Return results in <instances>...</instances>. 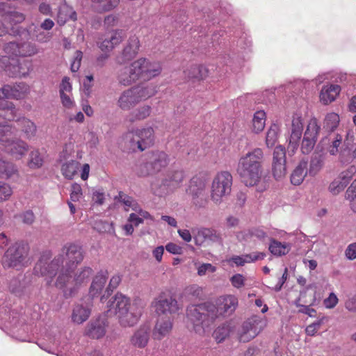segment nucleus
<instances>
[{
  "label": "nucleus",
  "instance_id": "nucleus-57",
  "mask_svg": "<svg viewBox=\"0 0 356 356\" xmlns=\"http://www.w3.org/2000/svg\"><path fill=\"white\" fill-rule=\"evenodd\" d=\"M3 19L4 20L9 22L10 24H18L22 22L25 19V16L23 13L14 10L9 5Z\"/></svg>",
  "mask_w": 356,
  "mask_h": 356
},
{
  "label": "nucleus",
  "instance_id": "nucleus-51",
  "mask_svg": "<svg viewBox=\"0 0 356 356\" xmlns=\"http://www.w3.org/2000/svg\"><path fill=\"white\" fill-rule=\"evenodd\" d=\"M118 79L119 83L124 86H130L138 81L136 76L130 70L129 66L124 67L120 70Z\"/></svg>",
  "mask_w": 356,
  "mask_h": 356
},
{
  "label": "nucleus",
  "instance_id": "nucleus-61",
  "mask_svg": "<svg viewBox=\"0 0 356 356\" xmlns=\"http://www.w3.org/2000/svg\"><path fill=\"white\" fill-rule=\"evenodd\" d=\"M113 48L120 44L125 37V32L121 29H116L111 31L109 35L107 36Z\"/></svg>",
  "mask_w": 356,
  "mask_h": 356
},
{
  "label": "nucleus",
  "instance_id": "nucleus-13",
  "mask_svg": "<svg viewBox=\"0 0 356 356\" xmlns=\"http://www.w3.org/2000/svg\"><path fill=\"white\" fill-rule=\"evenodd\" d=\"M303 129L304 119L302 114L300 113H294L292 116V120L288 129V149L293 153H294L300 146Z\"/></svg>",
  "mask_w": 356,
  "mask_h": 356
},
{
  "label": "nucleus",
  "instance_id": "nucleus-34",
  "mask_svg": "<svg viewBox=\"0 0 356 356\" xmlns=\"http://www.w3.org/2000/svg\"><path fill=\"white\" fill-rule=\"evenodd\" d=\"M172 327V323L169 317H160L153 330L154 339H162L170 332Z\"/></svg>",
  "mask_w": 356,
  "mask_h": 356
},
{
  "label": "nucleus",
  "instance_id": "nucleus-54",
  "mask_svg": "<svg viewBox=\"0 0 356 356\" xmlns=\"http://www.w3.org/2000/svg\"><path fill=\"white\" fill-rule=\"evenodd\" d=\"M266 124V113L262 111H257L254 113L252 118V130L255 133L263 131Z\"/></svg>",
  "mask_w": 356,
  "mask_h": 356
},
{
  "label": "nucleus",
  "instance_id": "nucleus-30",
  "mask_svg": "<svg viewBox=\"0 0 356 356\" xmlns=\"http://www.w3.org/2000/svg\"><path fill=\"white\" fill-rule=\"evenodd\" d=\"M341 88L339 84L325 85L320 92L319 98L321 102L327 105L334 102L340 94Z\"/></svg>",
  "mask_w": 356,
  "mask_h": 356
},
{
  "label": "nucleus",
  "instance_id": "nucleus-26",
  "mask_svg": "<svg viewBox=\"0 0 356 356\" xmlns=\"http://www.w3.org/2000/svg\"><path fill=\"white\" fill-rule=\"evenodd\" d=\"M237 37L235 32L232 34L231 33H228L225 30L220 29L212 34L211 43L213 47L222 45L225 49H231L234 45Z\"/></svg>",
  "mask_w": 356,
  "mask_h": 356
},
{
  "label": "nucleus",
  "instance_id": "nucleus-42",
  "mask_svg": "<svg viewBox=\"0 0 356 356\" xmlns=\"http://www.w3.org/2000/svg\"><path fill=\"white\" fill-rule=\"evenodd\" d=\"M325 163V155L314 154L312 156L307 170L309 176H316L323 168Z\"/></svg>",
  "mask_w": 356,
  "mask_h": 356
},
{
  "label": "nucleus",
  "instance_id": "nucleus-16",
  "mask_svg": "<svg viewBox=\"0 0 356 356\" xmlns=\"http://www.w3.org/2000/svg\"><path fill=\"white\" fill-rule=\"evenodd\" d=\"M184 174L182 170L175 171L169 178L162 181L161 185L157 188L155 184L151 185L152 190L158 196H163L177 188L183 181Z\"/></svg>",
  "mask_w": 356,
  "mask_h": 356
},
{
  "label": "nucleus",
  "instance_id": "nucleus-55",
  "mask_svg": "<svg viewBox=\"0 0 356 356\" xmlns=\"http://www.w3.org/2000/svg\"><path fill=\"white\" fill-rule=\"evenodd\" d=\"M100 13L110 11L116 8L120 0H91Z\"/></svg>",
  "mask_w": 356,
  "mask_h": 356
},
{
  "label": "nucleus",
  "instance_id": "nucleus-17",
  "mask_svg": "<svg viewBox=\"0 0 356 356\" xmlns=\"http://www.w3.org/2000/svg\"><path fill=\"white\" fill-rule=\"evenodd\" d=\"M205 183L198 177L191 179L188 193L191 195L193 204L197 207H204L207 203Z\"/></svg>",
  "mask_w": 356,
  "mask_h": 356
},
{
  "label": "nucleus",
  "instance_id": "nucleus-9",
  "mask_svg": "<svg viewBox=\"0 0 356 356\" xmlns=\"http://www.w3.org/2000/svg\"><path fill=\"white\" fill-rule=\"evenodd\" d=\"M129 68L136 76L137 80L143 81L149 80L159 75L161 72L159 63H151L145 58H140L131 63Z\"/></svg>",
  "mask_w": 356,
  "mask_h": 356
},
{
  "label": "nucleus",
  "instance_id": "nucleus-23",
  "mask_svg": "<svg viewBox=\"0 0 356 356\" xmlns=\"http://www.w3.org/2000/svg\"><path fill=\"white\" fill-rule=\"evenodd\" d=\"M4 88L7 89L5 91L6 99H23L30 92L29 86L24 82L5 84Z\"/></svg>",
  "mask_w": 356,
  "mask_h": 356
},
{
  "label": "nucleus",
  "instance_id": "nucleus-43",
  "mask_svg": "<svg viewBox=\"0 0 356 356\" xmlns=\"http://www.w3.org/2000/svg\"><path fill=\"white\" fill-rule=\"evenodd\" d=\"M18 172L17 166L11 161L5 159L0 154V177L10 179Z\"/></svg>",
  "mask_w": 356,
  "mask_h": 356
},
{
  "label": "nucleus",
  "instance_id": "nucleus-19",
  "mask_svg": "<svg viewBox=\"0 0 356 356\" xmlns=\"http://www.w3.org/2000/svg\"><path fill=\"white\" fill-rule=\"evenodd\" d=\"M131 306L130 299L121 293H117L107 302L106 311L107 316H119L124 314L125 310Z\"/></svg>",
  "mask_w": 356,
  "mask_h": 356
},
{
  "label": "nucleus",
  "instance_id": "nucleus-32",
  "mask_svg": "<svg viewBox=\"0 0 356 356\" xmlns=\"http://www.w3.org/2000/svg\"><path fill=\"white\" fill-rule=\"evenodd\" d=\"M155 309L158 313L161 314H174L179 310L177 301L172 297L160 298L155 302Z\"/></svg>",
  "mask_w": 356,
  "mask_h": 356
},
{
  "label": "nucleus",
  "instance_id": "nucleus-8",
  "mask_svg": "<svg viewBox=\"0 0 356 356\" xmlns=\"http://www.w3.org/2000/svg\"><path fill=\"white\" fill-rule=\"evenodd\" d=\"M233 177L228 171L218 172L214 177L211 186V198L218 204L220 203L223 197L231 193Z\"/></svg>",
  "mask_w": 356,
  "mask_h": 356
},
{
  "label": "nucleus",
  "instance_id": "nucleus-27",
  "mask_svg": "<svg viewBox=\"0 0 356 356\" xmlns=\"http://www.w3.org/2000/svg\"><path fill=\"white\" fill-rule=\"evenodd\" d=\"M325 149L332 156H337L340 149L343 147V136L337 133H331L322 140Z\"/></svg>",
  "mask_w": 356,
  "mask_h": 356
},
{
  "label": "nucleus",
  "instance_id": "nucleus-14",
  "mask_svg": "<svg viewBox=\"0 0 356 356\" xmlns=\"http://www.w3.org/2000/svg\"><path fill=\"white\" fill-rule=\"evenodd\" d=\"M32 284V275L30 273L19 275L8 282V289L17 297L22 298L29 293V287Z\"/></svg>",
  "mask_w": 356,
  "mask_h": 356
},
{
  "label": "nucleus",
  "instance_id": "nucleus-64",
  "mask_svg": "<svg viewBox=\"0 0 356 356\" xmlns=\"http://www.w3.org/2000/svg\"><path fill=\"white\" fill-rule=\"evenodd\" d=\"M346 187V185L339 177H338L330 184L329 190L332 193L337 195L342 191Z\"/></svg>",
  "mask_w": 356,
  "mask_h": 356
},
{
  "label": "nucleus",
  "instance_id": "nucleus-52",
  "mask_svg": "<svg viewBox=\"0 0 356 356\" xmlns=\"http://www.w3.org/2000/svg\"><path fill=\"white\" fill-rule=\"evenodd\" d=\"M115 200L122 203L124 206V210L128 211L131 209L134 211L138 206V202L132 197L127 195L122 191H120L118 195L115 196Z\"/></svg>",
  "mask_w": 356,
  "mask_h": 356
},
{
  "label": "nucleus",
  "instance_id": "nucleus-15",
  "mask_svg": "<svg viewBox=\"0 0 356 356\" xmlns=\"http://www.w3.org/2000/svg\"><path fill=\"white\" fill-rule=\"evenodd\" d=\"M63 252L65 254L67 262L65 268L62 270L70 271L81 263L84 258L82 247L76 243H66L63 248Z\"/></svg>",
  "mask_w": 356,
  "mask_h": 356
},
{
  "label": "nucleus",
  "instance_id": "nucleus-35",
  "mask_svg": "<svg viewBox=\"0 0 356 356\" xmlns=\"http://www.w3.org/2000/svg\"><path fill=\"white\" fill-rule=\"evenodd\" d=\"M140 42L136 35L129 37L127 44L122 51L123 61H129L133 59L138 54Z\"/></svg>",
  "mask_w": 356,
  "mask_h": 356
},
{
  "label": "nucleus",
  "instance_id": "nucleus-20",
  "mask_svg": "<svg viewBox=\"0 0 356 356\" xmlns=\"http://www.w3.org/2000/svg\"><path fill=\"white\" fill-rule=\"evenodd\" d=\"M272 170L276 179L282 178L286 174V149L282 145H278L274 149Z\"/></svg>",
  "mask_w": 356,
  "mask_h": 356
},
{
  "label": "nucleus",
  "instance_id": "nucleus-21",
  "mask_svg": "<svg viewBox=\"0 0 356 356\" xmlns=\"http://www.w3.org/2000/svg\"><path fill=\"white\" fill-rule=\"evenodd\" d=\"M3 294H0V323L3 324L6 329L11 330L17 322V313L10 308V304L3 300Z\"/></svg>",
  "mask_w": 356,
  "mask_h": 356
},
{
  "label": "nucleus",
  "instance_id": "nucleus-56",
  "mask_svg": "<svg viewBox=\"0 0 356 356\" xmlns=\"http://www.w3.org/2000/svg\"><path fill=\"white\" fill-rule=\"evenodd\" d=\"M152 111V107L149 105H143L133 111L131 113L130 120H142L149 116Z\"/></svg>",
  "mask_w": 356,
  "mask_h": 356
},
{
  "label": "nucleus",
  "instance_id": "nucleus-29",
  "mask_svg": "<svg viewBox=\"0 0 356 356\" xmlns=\"http://www.w3.org/2000/svg\"><path fill=\"white\" fill-rule=\"evenodd\" d=\"M31 63L29 60H13L12 66L8 69V76L15 78L26 77L31 70Z\"/></svg>",
  "mask_w": 356,
  "mask_h": 356
},
{
  "label": "nucleus",
  "instance_id": "nucleus-46",
  "mask_svg": "<svg viewBox=\"0 0 356 356\" xmlns=\"http://www.w3.org/2000/svg\"><path fill=\"white\" fill-rule=\"evenodd\" d=\"M269 245V251L275 256H282L286 254L291 250V245L288 243H282L275 239L270 238Z\"/></svg>",
  "mask_w": 356,
  "mask_h": 356
},
{
  "label": "nucleus",
  "instance_id": "nucleus-53",
  "mask_svg": "<svg viewBox=\"0 0 356 356\" xmlns=\"http://www.w3.org/2000/svg\"><path fill=\"white\" fill-rule=\"evenodd\" d=\"M280 129L278 124L273 123L268 129L266 136V144L268 147H273L277 141Z\"/></svg>",
  "mask_w": 356,
  "mask_h": 356
},
{
  "label": "nucleus",
  "instance_id": "nucleus-6",
  "mask_svg": "<svg viewBox=\"0 0 356 356\" xmlns=\"http://www.w3.org/2000/svg\"><path fill=\"white\" fill-rule=\"evenodd\" d=\"M170 162L168 155L163 151H153L146 155L145 161L136 169V174L140 177L161 172L167 167Z\"/></svg>",
  "mask_w": 356,
  "mask_h": 356
},
{
  "label": "nucleus",
  "instance_id": "nucleus-48",
  "mask_svg": "<svg viewBox=\"0 0 356 356\" xmlns=\"http://www.w3.org/2000/svg\"><path fill=\"white\" fill-rule=\"evenodd\" d=\"M29 35L33 40L42 44L49 42L52 38L51 33L44 32L38 26H34L33 29L32 26H30Z\"/></svg>",
  "mask_w": 356,
  "mask_h": 356
},
{
  "label": "nucleus",
  "instance_id": "nucleus-49",
  "mask_svg": "<svg viewBox=\"0 0 356 356\" xmlns=\"http://www.w3.org/2000/svg\"><path fill=\"white\" fill-rule=\"evenodd\" d=\"M80 163L76 161L71 159L62 164L61 171L63 175L68 179H73L74 176L77 172Z\"/></svg>",
  "mask_w": 356,
  "mask_h": 356
},
{
  "label": "nucleus",
  "instance_id": "nucleus-41",
  "mask_svg": "<svg viewBox=\"0 0 356 356\" xmlns=\"http://www.w3.org/2000/svg\"><path fill=\"white\" fill-rule=\"evenodd\" d=\"M105 333V325L103 321L99 320L90 323L86 330V335L92 339L102 338Z\"/></svg>",
  "mask_w": 356,
  "mask_h": 356
},
{
  "label": "nucleus",
  "instance_id": "nucleus-24",
  "mask_svg": "<svg viewBox=\"0 0 356 356\" xmlns=\"http://www.w3.org/2000/svg\"><path fill=\"white\" fill-rule=\"evenodd\" d=\"M107 270H100L93 277L89 288L88 295L91 299L97 298L102 293L108 279Z\"/></svg>",
  "mask_w": 356,
  "mask_h": 356
},
{
  "label": "nucleus",
  "instance_id": "nucleus-2",
  "mask_svg": "<svg viewBox=\"0 0 356 356\" xmlns=\"http://www.w3.org/2000/svg\"><path fill=\"white\" fill-rule=\"evenodd\" d=\"M263 161L264 152L261 148H255L239 159L236 172L246 186H254L260 181Z\"/></svg>",
  "mask_w": 356,
  "mask_h": 356
},
{
  "label": "nucleus",
  "instance_id": "nucleus-12",
  "mask_svg": "<svg viewBox=\"0 0 356 356\" xmlns=\"http://www.w3.org/2000/svg\"><path fill=\"white\" fill-rule=\"evenodd\" d=\"M321 126L315 118H311L306 127L300 143V151L303 154H309L314 149L317 142Z\"/></svg>",
  "mask_w": 356,
  "mask_h": 356
},
{
  "label": "nucleus",
  "instance_id": "nucleus-40",
  "mask_svg": "<svg viewBox=\"0 0 356 356\" xmlns=\"http://www.w3.org/2000/svg\"><path fill=\"white\" fill-rule=\"evenodd\" d=\"M45 153L38 148L33 149L29 154L27 165L31 169L40 168L44 163Z\"/></svg>",
  "mask_w": 356,
  "mask_h": 356
},
{
  "label": "nucleus",
  "instance_id": "nucleus-62",
  "mask_svg": "<svg viewBox=\"0 0 356 356\" xmlns=\"http://www.w3.org/2000/svg\"><path fill=\"white\" fill-rule=\"evenodd\" d=\"M355 174L356 167L355 165H351L347 170L341 172L339 177L347 186Z\"/></svg>",
  "mask_w": 356,
  "mask_h": 356
},
{
  "label": "nucleus",
  "instance_id": "nucleus-11",
  "mask_svg": "<svg viewBox=\"0 0 356 356\" xmlns=\"http://www.w3.org/2000/svg\"><path fill=\"white\" fill-rule=\"evenodd\" d=\"M3 51L10 56L31 57L39 52L38 46L29 41L9 42L4 44Z\"/></svg>",
  "mask_w": 356,
  "mask_h": 356
},
{
  "label": "nucleus",
  "instance_id": "nucleus-58",
  "mask_svg": "<svg viewBox=\"0 0 356 356\" xmlns=\"http://www.w3.org/2000/svg\"><path fill=\"white\" fill-rule=\"evenodd\" d=\"M231 332V327L229 323H224L218 326L213 333V337L218 343H221L227 337H229Z\"/></svg>",
  "mask_w": 356,
  "mask_h": 356
},
{
  "label": "nucleus",
  "instance_id": "nucleus-38",
  "mask_svg": "<svg viewBox=\"0 0 356 356\" xmlns=\"http://www.w3.org/2000/svg\"><path fill=\"white\" fill-rule=\"evenodd\" d=\"M16 122L24 134L26 138L30 140L35 136L37 127L33 121L23 116L16 119Z\"/></svg>",
  "mask_w": 356,
  "mask_h": 356
},
{
  "label": "nucleus",
  "instance_id": "nucleus-37",
  "mask_svg": "<svg viewBox=\"0 0 356 356\" xmlns=\"http://www.w3.org/2000/svg\"><path fill=\"white\" fill-rule=\"evenodd\" d=\"M139 138L136 130L127 132L122 138L125 147L132 152H136V150L143 151Z\"/></svg>",
  "mask_w": 356,
  "mask_h": 356
},
{
  "label": "nucleus",
  "instance_id": "nucleus-4",
  "mask_svg": "<svg viewBox=\"0 0 356 356\" xmlns=\"http://www.w3.org/2000/svg\"><path fill=\"white\" fill-rule=\"evenodd\" d=\"M156 92V88L153 86H134L120 94L117 105L123 111H130L141 102L154 96Z\"/></svg>",
  "mask_w": 356,
  "mask_h": 356
},
{
  "label": "nucleus",
  "instance_id": "nucleus-28",
  "mask_svg": "<svg viewBox=\"0 0 356 356\" xmlns=\"http://www.w3.org/2000/svg\"><path fill=\"white\" fill-rule=\"evenodd\" d=\"M150 326L147 324L141 325L136 330L130 339L131 345L138 348H145L150 338Z\"/></svg>",
  "mask_w": 356,
  "mask_h": 356
},
{
  "label": "nucleus",
  "instance_id": "nucleus-10",
  "mask_svg": "<svg viewBox=\"0 0 356 356\" xmlns=\"http://www.w3.org/2000/svg\"><path fill=\"white\" fill-rule=\"evenodd\" d=\"M266 321L259 316H253L247 319L238 331L241 342L246 343L256 337L266 327Z\"/></svg>",
  "mask_w": 356,
  "mask_h": 356
},
{
  "label": "nucleus",
  "instance_id": "nucleus-25",
  "mask_svg": "<svg viewBox=\"0 0 356 356\" xmlns=\"http://www.w3.org/2000/svg\"><path fill=\"white\" fill-rule=\"evenodd\" d=\"M142 314V309L134 304L129 307L124 314H120V324L123 327H131L137 323Z\"/></svg>",
  "mask_w": 356,
  "mask_h": 356
},
{
  "label": "nucleus",
  "instance_id": "nucleus-60",
  "mask_svg": "<svg viewBox=\"0 0 356 356\" xmlns=\"http://www.w3.org/2000/svg\"><path fill=\"white\" fill-rule=\"evenodd\" d=\"M15 134L14 128L8 124H0V144L3 146L9 138Z\"/></svg>",
  "mask_w": 356,
  "mask_h": 356
},
{
  "label": "nucleus",
  "instance_id": "nucleus-33",
  "mask_svg": "<svg viewBox=\"0 0 356 356\" xmlns=\"http://www.w3.org/2000/svg\"><path fill=\"white\" fill-rule=\"evenodd\" d=\"M265 257L266 254L264 252H254L250 254H242L241 256H233L228 260V262H232L236 266H243L248 263L262 260Z\"/></svg>",
  "mask_w": 356,
  "mask_h": 356
},
{
  "label": "nucleus",
  "instance_id": "nucleus-3",
  "mask_svg": "<svg viewBox=\"0 0 356 356\" xmlns=\"http://www.w3.org/2000/svg\"><path fill=\"white\" fill-rule=\"evenodd\" d=\"M93 270L89 266L78 269L72 276L70 271L61 270L55 282V286L63 289L66 298L74 296L79 289L88 283Z\"/></svg>",
  "mask_w": 356,
  "mask_h": 356
},
{
  "label": "nucleus",
  "instance_id": "nucleus-36",
  "mask_svg": "<svg viewBox=\"0 0 356 356\" xmlns=\"http://www.w3.org/2000/svg\"><path fill=\"white\" fill-rule=\"evenodd\" d=\"M91 309L88 305L76 304L74 305L72 313V321L76 324H81L89 318Z\"/></svg>",
  "mask_w": 356,
  "mask_h": 356
},
{
  "label": "nucleus",
  "instance_id": "nucleus-22",
  "mask_svg": "<svg viewBox=\"0 0 356 356\" xmlns=\"http://www.w3.org/2000/svg\"><path fill=\"white\" fill-rule=\"evenodd\" d=\"M193 238L195 245L201 246L204 243L208 241L211 243H221L222 238L216 230L210 228H200L197 230H193Z\"/></svg>",
  "mask_w": 356,
  "mask_h": 356
},
{
  "label": "nucleus",
  "instance_id": "nucleus-7",
  "mask_svg": "<svg viewBox=\"0 0 356 356\" xmlns=\"http://www.w3.org/2000/svg\"><path fill=\"white\" fill-rule=\"evenodd\" d=\"M48 254H43L35 264L33 268V274L38 277H44L46 284L50 286L54 277L63 264V256L59 254L53 260L49 261Z\"/></svg>",
  "mask_w": 356,
  "mask_h": 356
},
{
  "label": "nucleus",
  "instance_id": "nucleus-47",
  "mask_svg": "<svg viewBox=\"0 0 356 356\" xmlns=\"http://www.w3.org/2000/svg\"><path fill=\"white\" fill-rule=\"evenodd\" d=\"M189 79L201 80L208 76L209 71L203 65H193L184 72Z\"/></svg>",
  "mask_w": 356,
  "mask_h": 356
},
{
  "label": "nucleus",
  "instance_id": "nucleus-5",
  "mask_svg": "<svg viewBox=\"0 0 356 356\" xmlns=\"http://www.w3.org/2000/svg\"><path fill=\"white\" fill-rule=\"evenodd\" d=\"M29 246L22 242L12 245L5 252L2 258V266L5 269L20 270L28 264Z\"/></svg>",
  "mask_w": 356,
  "mask_h": 356
},
{
  "label": "nucleus",
  "instance_id": "nucleus-59",
  "mask_svg": "<svg viewBox=\"0 0 356 356\" xmlns=\"http://www.w3.org/2000/svg\"><path fill=\"white\" fill-rule=\"evenodd\" d=\"M339 121V116L337 113H327L324 120L323 127L327 131H333L338 127Z\"/></svg>",
  "mask_w": 356,
  "mask_h": 356
},
{
  "label": "nucleus",
  "instance_id": "nucleus-39",
  "mask_svg": "<svg viewBox=\"0 0 356 356\" xmlns=\"http://www.w3.org/2000/svg\"><path fill=\"white\" fill-rule=\"evenodd\" d=\"M308 163L305 160L300 161L291 175V182L295 186L300 185L304 180L305 176L308 174L307 168Z\"/></svg>",
  "mask_w": 356,
  "mask_h": 356
},
{
  "label": "nucleus",
  "instance_id": "nucleus-18",
  "mask_svg": "<svg viewBox=\"0 0 356 356\" xmlns=\"http://www.w3.org/2000/svg\"><path fill=\"white\" fill-rule=\"evenodd\" d=\"M4 152L16 160L22 159L29 149V144L22 139H11L3 143Z\"/></svg>",
  "mask_w": 356,
  "mask_h": 356
},
{
  "label": "nucleus",
  "instance_id": "nucleus-45",
  "mask_svg": "<svg viewBox=\"0 0 356 356\" xmlns=\"http://www.w3.org/2000/svg\"><path fill=\"white\" fill-rule=\"evenodd\" d=\"M16 113L17 108L13 102L6 100L0 102V118L16 121Z\"/></svg>",
  "mask_w": 356,
  "mask_h": 356
},
{
  "label": "nucleus",
  "instance_id": "nucleus-50",
  "mask_svg": "<svg viewBox=\"0 0 356 356\" xmlns=\"http://www.w3.org/2000/svg\"><path fill=\"white\" fill-rule=\"evenodd\" d=\"M70 19L73 21L76 19V12L67 5L60 6L58 13V23L63 25Z\"/></svg>",
  "mask_w": 356,
  "mask_h": 356
},
{
  "label": "nucleus",
  "instance_id": "nucleus-44",
  "mask_svg": "<svg viewBox=\"0 0 356 356\" xmlns=\"http://www.w3.org/2000/svg\"><path fill=\"white\" fill-rule=\"evenodd\" d=\"M142 145L143 150L153 145L154 140V129L152 127L135 129Z\"/></svg>",
  "mask_w": 356,
  "mask_h": 356
},
{
  "label": "nucleus",
  "instance_id": "nucleus-31",
  "mask_svg": "<svg viewBox=\"0 0 356 356\" xmlns=\"http://www.w3.org/2000/svg\"><path fill=\"white\" fill-rule=\"evenodd\" d=\"M343 146L337 154L342 163H349L356 158V147L351 139L343 141Z\"/></svg>",
  "mask_w": 356,
  "mask_h": 356
},
{
  "label": "nucleus",
  "instance_id": "nucleus-63",
  "mask_svg": "<svg viewBox=\"0 0 356 356\" xmlns=\"http://www.w3.org/2000/svg\"><path fill=\"white\" fill-rule=\"evenodd\" d=\"M14 58L15 56H10L6 54L3 56H0V69L5 71L6 73L8 75V69L10 66H12L13 62L14 60Z\"/></svg>",
  "mask_w": 356,
  "mask_h": 356
},
{
  "label": "nucleus",
  "instance_id": "nucleus-1",
  "mask_svg": "<svg viewBox=\"0 0 356 356\" xmlns=\"http://www.w3.org/2000/svg\"><path fill=\"white\" fill-rule=\"evenodd\" d=\"M237 306L238 298L233 295H227L218 299L217 305L208 302L191 305L186 309V315L194 331L202 335L217 318L231 315Z\"/></svg>",
  "mask_w": 356,
  "mask_h": 356
}]
</instances>
